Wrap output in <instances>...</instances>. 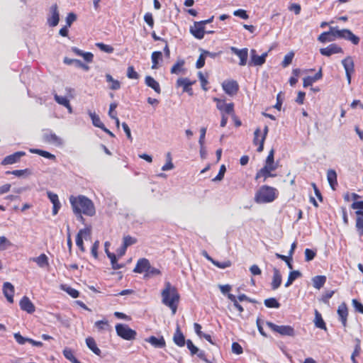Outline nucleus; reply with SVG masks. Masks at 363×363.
<instances>
[{"mask_svg":"<svg viewBox=\"0 0 363 363\" xmlns=\"http://www.w3.org/2000/svg\"><path fill=\"white\" fill-rule=\"evenodd\" d=\"M251 57L249 62L250 66H261L266 62L268 52H264L261 55H258L255 50L252 49L250 51Z\"/></svg>","mask_w":363,"mask_h":363,"instance_id":"9b49d317","label":"nucleus"},{"mask_svg":"<svg viewBox=\"0 0 363 363\" xmlns=\"http://www.w3.org/2000/svg\"><path fill=\"white\" fill-rule=\"evenodd\" d=\"M72 51L78 56L83 57L84 60L87 62H91L94 59V55L90 52H84L82 50L79 49L77 47H72L71 48Z\"/></svg>","mask_w":363,"mask_h":363,"instance_id":"2f4dec72","label":"nucleus"},{"mask_svg":"<svg viewBox=\"0 0 363 363\" xmlns=\"http://www.w3.org/2000/svg\"><path fill=\"white\" fill-rule=\"evenodd\" d=\"M26 155L25 152L18 151L5 157L1 162V164L6 166L13 164L20 161L21 158Z\"/></svg>","mask_w":363,"mask_h":363,"instance_id":"4468645a","label":"nucleus"},{"mask_svg":"<svg viewBox=\"0 0 363 363\" xmlns=\"http://www.w3.org/2000/svg\"><path fill=\"white\" fill-rule=\"evenodd\" d=\"M282 278L279 270L277 268L273 269L272 281L271 284L273 290L277 289L281 284Z\"/></svg>","mask_w":363,"mask_h":363,"instance_id":"c756f323","label":"nucleus"},{"mask_svg":"<svg viewBox=\"0 0 363 363\" xmlns=\"http://www.w3.org/2000/svg\"><path fill=\"white\" fill-rule=\"evenodd\" d=\"M230 50L232 52H233L235 55H236L239 59V65L240 66H245L247 64V57H248V49L247 48H242V49H238L235 47H231Z\"/></svg>","mask_w":363,"mask_h":363,"instance_id":"f3484780","label":"nucleus"},{"mask_svg":"<svg viewBox=\"0 0 363 363\" xmlns=\"http://www.w3.org/2000/svg\"><path fill=\"white\" fill-rule=\"evenodd\" d=\"M61 289L74 298H76L79 296V291L71 286L67 285H61Z\"/></svg>","mask_w":363,"mask_h":363,"instance_id":"3c124183","label":"nucleus"},{"mask_svg":"<svg viewBox=\"0 0 363 363\" xmlns=\"http://www.w3.org/2000/svg\"><path fill=\"white\" fill-rule=\"evenodd\" d=\"M173 341L178 347H184L186 344V341L185 340V337L182 332L181 331L180 327L179 325H177L176 330L173 335Z\"/></svg>","mask_w":363,"mask_h":363,"instance_id":"bb28decb","label":"nucleus"},{"mask_svg":"<svg viewBox=\"0 0 363 363\" xmlns=\"http://www.w3.org/2000/svg\"><path fill=\"white\" fill-rule=\"evenodd\" d=\"M89 116L92 121V123L95 127L103 128L104 124L101 122L99 116L96 115L94 112H89Z\"/></svg>","mask_w":363,"mask_h":363,"instance_id":"8fccbe9b","label":"nucleus"},{"mask_svg":"<svg viewBox=\"0 0 363 363\" xmlns=\"http://www.w3.org/2000/svg\"><path fill=\"white\" fill-rule=\"evenodd\" d=\"M96 46L101 51L106 53H112L114 51V48L110 45L103 43H96Z\"/></svg>","mask_w":363,"mask_h":363,"instance_id":"5fc2aeb1","label":"nucleus"},{"mask_svg":"<svg viewBox=\"0 0 363 363\" xmlns=\"http://www.w3.org/2000/svg\"><path fill=\"white\" fill-rule=\"evenodd\" d=\"M106 80L110 83L109 88L112 90H118L121 88V83L117 79L113 78L110 74H106Z\"/></svg>","mask_w":363,"mask_h":363,"instance_id":"79ce46f5","label":"nucleus"},{"mask_svg":"<svg viewBox=\"0 0 363 363\" xmlns=\"http://www.w3.org/2000/svg\"><path fill=\"white\" fill-rule=\"evenodd\" d=\"M326 281V277L323 275L315 276L313 278V286L317 289L322 288Z\"/></svg>","mask_w":363,"mask_h":363,"instance_id":"a19ab883","label":"nucleus"},{"mask_svg":"<svg viewBox=\"0 0 363 363\" xmlns=\"http://www.w3.org/2000/svg\"><path fill=\"white\" fill-rule=\"evenodd\" d=\"M225 172H226L225 166L224 164H222L220 167L218 174H217V176L215 178L213 179V181L216 182V181L222 180L224 177V174H225Z\"/></svg>","mask_w":363,"mask_h":363,"instance_id":"e2e57ef3","label":"nucleus"},{"mask_svg":"<svg viewBox=\"0 0 363 363\" xmlns=\"http://www.w3.org/2000/svg\"><path fill=\"white\" fill-rule=\"evenodd\" d=\"M30 152L33 153L38 154L45 158H48L50 160H55L56 158L54 155H52L50 152L45 151V150H40V149H31Z\"/></svg>","mask_w":363,"mask_h":363,"instance_id":"09e8293b","label":"nucleus"},{"mask_svg":"<svg viewBox=\"0 0 363 363\" xmlns=\"http://www.w3.org/2000/svg\"><path fill=\"white\" fill-rule=\"evenodd\" d=\"M314 323L316 328L327 330L326 324L318 310H315Z\"/></svg>","mask_w":363,"mask_h":363,"instance_id":"c9c22d12","label":"nucleus"},{"mask_svg":"<svg viewBox=\"0 0 363 363\" xmlns=\"http://www.w3.org/2000/svg\"><path fill=\"white\" fill-rule=\"evenodd\" d=\"M144 21L150 28H153L154 19L151 13L147 12L144 15Z\"/></svg>","mask_w":363,"mask_h":363,"instance_id":"0e129e2a","label":"nucleus"},{"mask_svg":"<svg viewBox=\"0 0 363 363\" xmlns=\"http://www.w3.org/2000/svg\"><path fill=\"white\" fill-rule=\"evenodd\" d=\"M274 170H271L267 167H263L255 174V179L256 181L262 179L263 182H265L269 177H275L277 176L276 174H273L272 172Z\"/></svg>","mask_w":363,"mask_h":363,"instance_id":"4be33fe9","label":"nucleus"},{"mask_svg":"<svg viewBox=\"0 0 363 363\" xmlns=\"http://www.w3.org/2000/svg\"><path fill=\"white\" fill-rule=\"evenodd\" d=\"M186 344L191 355L197 354V356L205 362L212 363L206 358L205 352L203 350H199V348L194 345L191 340H187Z\"/></svg>","mask_w":363,"mask_h":363,"instance_id":"f8f14e48","label":"nucleus"},{"mask_svg":"<svg viewBox=\"0 0 363 363\" xmlns=\"http://www.w3.org/2000/svg\"><path fill=\"white\" fill-rule=\"evenodd\" d=\"M264 305L267 308H278L280 306V303L274 298H269L264 300Z\"/></svg>","mask_w":363,"mask_h":363,"instance_id":"864d4df0","label":"nucleus"},{"mask_svg":"<svg viewBox=\"0 0 363 363\" xmlns=\"http://www.w3.org/2000/svg\"><path fill=\"white\" fill-rule=\"evenodd\" d=\"M321 43L330 42L335 40V38L332 35V30L322 33L318 38Z\"/></svg>","mask_w":363,"mask_h":363,"instance_id":"de8ad7c7","label":"nucleus"},{"mask_svg":"<svg viewBox=\"0 0 363 363\" xmlns=\"http://www.w3.org/2000/svg\"><path fill=\"white\" fill-rule=\"evenodd\" d=\"M13 337L16 340V341L19 344V345H24L26 342H28V340L30 338L28 337H23L20 333H14L13 335Z\"/></svg>","mask_w":363,"mask_h":363,"instance_id":"680f3d73","label":"nucleus"},{"mask_svg":"<svg viewBox=\"0 0 363 363\" xmlns=\"http://www.w3.org/2000/svg\"><path fill=\"white\" fill-rule=\"evenodd\" d=\"M190 33L197 39H203L206 33L205 26L200 22H194V26L190 28Z\"/></svg>","mask_w":363,"mask_h":363,"instance_id":"ddd939ff","label":"nucleus"},{"mask_svg":"<svg viewBox=\"0 0 363 363\" xmlns=\"http://www.w3.org/2000/svg\"><path fill=\"white\" fill-rule=\"evenodd\" d=\"M316 253L313 250H311L309 248H307L305 250V260L306 262H310L314 259L315 257Z\"/></svg>","mask_w":363,"mask_h":363,"instance_id":"052dcab7","label":"nucleus"},{"mask_svg":"<svg viewBox=\"0 0 363 363\" xmlns=\"http://www.w3.org/2000/svg\"><path fill=\"white\" fill-rule=\"evenodd\" d=\"M268 131H269V128L267 125H265L264 128L263 133L262 134V136H261V143H259V146L257 149V151L258 152H261L263 151L264 143L265 139L267 138Z\"/></svg>","mask_w":363,"mask_h":363,"instance_id":"6e6d98bb","label":"nucleus"},{"mask_svg":"<svg viewBox=\"0 0 363 363\" xmlns=\"http://www.w3.org/2000/svg\"><path fill=\"white\" fill-rule=\"evenodd\" d=\"M294 57V53L293 52H289L287 53L281 62V66L283 67H288L290 64H291L293 58Z\"/></svg>","mask_w":363,"mask_h":363,"instance_id":"4d7b16f0","label":"nucleus"},{"mask_svg":"<svg viewBox=\"0 0 363 363\" xmlns=\"http://www.w3.org/2000/svg\"><path fill=\"white\" fill-rule=\"evenodd\" d=\"M95 325L99 330H106L109 326L107 320H98L95 323Z\"/></svg>","mask_w":363,"mask_h":363,"instance_id":"338daca9","label":"nucleus"},{"mask_svg":"<svg viewBox=\"0 0 363 363\" xmlns=\"http://www.w3.org/2000/svg\"><path fill=\"white\" fill-rule=\"evenodd\" d=\"M264 167H267L271 170H276L278 167V164L274 162V150L272 149L266 160Z\"/></svg>","mask_w":363,"mask_h":363,"instance_id":"c85d7f7f","label":"nucleus"},{"mask_svg":"<svg viewBox=\"0 0 363 363\" xmlns=\"http://www.w3.org/2000/svg\"><path fill=\"white\" fill-rule=\"evenodd\" d=\"M137 242V239L130 235H126L123 238V243L122 245L123 252L121 253V255L123 256L128 247L134 245Z\"/></svg>","mask_w":363,"mask_h":363,"instance_id":"e433bc0d","label":"nucleus"},{"mask_svg":"<svg viewBox=\"0 0 363 363\" xmlns=\"http://www.w3.org/2000/svg\"><path fill=\"white\" fill-rule=\"evenodd\" d=\"M14 286L10 282H5L3 285V293L10 303H13Z\"/></svg>","mask_w":363,"mask_h":363,"instance_id":"a878e982","label":"nucleus"},{"mask_svg":"<svg viewBox=\"0 0 363 363\" xmlns=\"http://www.w3.org/2000/svg\"><path fill=\"white\" fill-rule=\"evenodd\" d=\"M162 302L164 305L169 307L172 313L174 315L180 301V295L177 289L172 286L169 281L165 282L164 288L161 292Z\"/></svg>","mask_w":363,"mask_h":363,"instance_id":"f03ea898","label":"nucleus"},{"mask_svg":"<svg viewBox=\"0 0 363 363\" xmlns=\"http://www.w3.org/2000/svg\"><path fill=\"white\" fill-rule=\"evenodd\" d=\"M213 101L216 102V108L220 111L221 116L233 115L235 112L234 104L233 102L226 104L225 100L213 98Z\"/></svg>","mask_w":363,"mask_h":363,"instance_id":"6e6552de","label":"nucleus"},{"mask_svg":"<svg viewBox=\"0 0 363 363\" xmlns=\"http://www.w3.org/2000/svg\"><path fill=\"white\" fill-rule=\"evenodd\" d=\"M222 88L228 95L234 96L239 91V84L234 79H227L222 83Z\"/></svg>","mask_w":363,"mask_h":363,"instance_id":"1a4fd4ad","label":"nucleus"},{"mask_svg":"<svg viewBox=\"0 0 363 363\" xmlns=\"http://www.w3.org/2000/svg\"><path fill=\"white\" fill-rule=\"evenodd\" d=\"M150 263L149 260L146 258L139 259L137 262V264L133 269L134 272L142 274H147L148 269H150Z\"/></svg>","mask_w":363,"mask_h":363,"instance_id":"a211bd4d","label":"nucleus"},{"mask_svg":"<svg viewBox=\"0 0 363 363\" xmlns=\"http://www.w3.org/2000/svg\"><path fill=\"white\" fill-rule=\"evenodd\" d=\"M63 354L65 357L69 360L72 363H81L74 356L73 351L68 347H66L63 350Z\"/></svg>","mask_w":363,"mask_h":363,"instance_id":"a18cd8bd","label":"nucleus"},{"mask_svg":"<svg viewBox=\"0 0 363 363\" xmlns=\"http://www.w3.org/2000/svg\"><path fill=\"white\" fill-rule=\"evenodd\" d=\"M48 197L49 198L50 201L53 204L52 207V215L55 216L57 214L59 210L61 208V203L59 201V198L57 194H55L51 191L47 192Z\"/></svg>","mask_w":363,"mask_h":363,"instance_id":"393cba45","label":"nucleus"},{"mask_svg":"<svg viewBox=\"0 0 363 363\" xmlns=\"http://www.w3.org/2000/svg\"><path fill=\"white\" fill-rule=\"evenodd\" d=\"M86 344L87 347L96 355H101V350L97 347L95 340L92 337H88L86 338Z\"/></svg>","mask_w":363,"mask_h":363,"instance_id":"f704fd0d","label":"nucleus"},{"mask_svg":"<svg viewBox=\"0 0 363 363\" xmlns=\"http://www.w3.org/2000/svg\"><path fill=\"white\" fill-rule=\"evenodd\" d=\"M51 17L48 18V22L50 26H56L60 21V14L58 11V7L56 4H53L50 7Z\"/></svg>","mask_w":363,"mask_h":363,"instance_id":"5701e85b","label":"nucleus"},{"mask_svg":"<svg viewBox=\"0 0 363 363\" xmlns=\"http://www.w3.org/2000/svg\"><path fill=\"white\" fill-rule=\"evenodd\" d=\"M330 30H332V35L335 38V40L336 38H344L351 41L354 45H357L359 43V38L355 35L350 30H338L333 27H330Z\"/></svg>","mask_w":363,"mask_h":363,"instance_id":"20e7f679","label":"nucleus"},{"mask_svg":"<svg viewBox=\"0 0 363 363\" xmlns=\"http://www.w3.org/2000/svg\"><path fill=\"white\" fill-rule=\"evenodd\" d=\"M162 54L160 51H155L152 53V69H157L159 60H162Z\"/></svg>","mask_w":363,"mask_h":363,"instance_id":"49530a36","label":"nucleus"},{"mask_svg":"<svg viewBox=\"0 0 363 363\" xmlns=\"http://www.w3.org/2000/svg\"><path fill=\"white\" fill-rule=\"evenodd\" d=\"M20 308L22 311H26L28 313H33L35 311V307L28 296H24L20 301Z\"/></svg>","mask_w":363,"mask_h":363,"instance_id":"412c9836","label":"nucleus"},{"mask_svg":"<svg viewBox=\"0 0 363 363\" xmlns=\"http://www.w3.org/2000/svg\"><path fill=\"white\" fill-rule=\"evenodd\" d=\"M69 202L74 213L77 216V218L84 222V218L82 214L88 216H93L96 213L95 206L93 201L83 195L70 196Z\"/></svg>","mask_w":363,"mask_h":363,"instance_id":"f257e3e1","label":"nucleus"},{"mask_svg":"<svg viewBox=\"0 0 363 363\" xmlns=\"http://www.w3.org/2000/svg\"><path fill=\"white\" fill-rule=\"evenodd\" d=\"M184 64H185V62L183 59L178 60L176 62V63L172 67L171 70H170L171 73L175 74H179L181 72H182L184 70Z\"/></svg>","mask_w":363,"mask_h":363,"instance_id":"58836bf2","label":"nucleus"},{"mask_svg":"<svg viewBox=\"0 0 363 363\" xmlns=\"http://www.w3.org/2000/svg\"><path fill=\"white\" fill-rule=\"evenodd\" d=\"M261 130L259 128H256L254 133V138H253V144L257 147L259 146V143H261Z\"/></svg>","mask_w":363,"mask_h":363,"instance_id":"bf43d9fd","label":"nucleus"},{"mask_svg":"<svg viewBox=\"0 0 363 363\" xmlns=\"http://www.w3.org/2000/svg\"><path fill=\"white\" fill-rule=\"evenodd\" d=\"M196 82V81H190L188 78H179L177 80V86H182L183 91L187 92L189 95L193 94V89L191 86Z\"/></svg>","mask_w":363,"mask_h":363,"instance_id":"aec40b11","label":"nucleus"},{"mask_svg":"<svg viewBox=\"0 0 363 363\" xmlns=\"http://www.w3.org/2000/svg\"><path fill=\"white\" fill-rule=\"evenodd\" d=\"M228 298L233 303L234 307L240 313H242L244 311L243 307L238 303L236 296L232 294H228L227 295Z\"/></svg>","mask_w":363,"mask_h":363,"instance_id":"603ef678","label":"nucleus"},{"mask_svg":"<svg viewBox=\"0 0 363 363\" xmlns=\"http://www.w3.org/2000/svg\"><path fill=\"white\" fill-rule=\"evenodd\" d=\"M337 313L339 316V320L342 323V325L344 328H346L347 326V317L349 312L347 306L345 302L339 305Z\"/></svg>","mask_w":363,"mask_h":363,"instance_id":"2eb2a0df","label":"nucleus"},{"mask_svg":"<svg viewBox=\"0 0 363 363\" xmlns=\"http://www.w3.org/2000/svg\"><path fill=\"white\" fill-rule=\"evenodd\" d=\"M267 325L275 333L281 336L294 337L295 335L294 328L291 325H277L272 322L267 321Z\"/></svg>","mask_w":363,"mask_h":363,"instance_id":"0eeeda50","label":"nucleus"},{"mask_svg":"<svg viewBox=\"0 0 363 363\" xmlns=\"http://www.w3.org/2000/svg\"><path fill=\"white\" fill-rule=\"evenodd\" d=\"M206 257L208 260H210L213 263V265L216 266L217 267H218L220 269H225L227 267H230L232 265V262L230 260H226L224 262H219V261L213 259L211 257H210L208 255L206 256Z\"/></svg>","mask_w":363,"mask_h":363,"instance_id":"c03bdc74","label":"nucleus"},{"mask_svg":"<svg viewBox=\"0 0 363 363\" xmlns=\"http://www.w3.org/2000/svg\"><path fill=\"white\" fill-rule=\"evenodd\" d=\"M127 77L131 79H138L139 74L135 70L133 66H129L127 69Z\"/></svg>","mask_w":363,"mask_h":363,"instance_id":"13d9d810","label":"nucleus"},{"mask_svg":"<svg viewBox=\"0 0 363 363\" xmlns=\"http://www.w3.org/2000/svg\"><path fill=\"white\" fill-rule=\"evenodd\" d=\"M116 334L125 340H133L136 338L137 333L131 329L128 325L122 323H118L116 325Z\"/></svg>","mask_w":363,"mask_h":363,"instance_id":"39448f33","label":"nucleus"},{"mask_svg":"<svg viewBox=\"0 0 363 363\" xmlns=\"http://www.w3.org/2000/svg\"><path fill=\"white\" fill-rule=\"evenodd\" d=\"M30 260L35 262L37 265L40 268H44L49 266L48 257L44 253L40 254L38 257L31 258Z\"/></svg>","mask_w":363,"mask_h":363,"instance_id":"7c9ffc66","label":"nucleus"},{"mask_svg":"<svg viewBox=\"0 0 363 363\" xmlns=\"http://www.w3.org/2000/svg\"><path fill=\"white\" fill-rule=\"evenodd\" d=\"M352 306H354L356 311L363 314V305L357 299H352Z\"/></svg>","mask_w":363,"mask_h":363,"instance_id":"774afa93","label":"nucleus"},{"mask_svg":"<svg viewBox=\"0 0 363 363\" xmlns=\"http://www.w3.org/2000/svg\"><path fill=\"white\" fill-rule=\"evenodd\" d=\"M145 82L147 86L151 87L156 93L160 94L161 88L160 84L152 77L147 76Z\"/></svg>","mask_w":363,"mask_h":363,"instance_id":"473e14b6","label":"nucleus"},{"mask_svg":"<svg viewBox=\"0 0 363 363\" xmlns=\"http://www.w3.org/2000/svg\"><path fill=\"white\" fill-rule=\"evenodd\" d=\"M354 341H355V346H354V351L351 355V360H352V363H358L357 361L356 360V357L359 355L361 350H362L361 340L359 338H356L354 340Z\"/></svg>","mask_w":363,"mask_h":363,"instance_id":"ea45409f","label":"nucleus"},{"mask_svg":"<svg viewBox=\"0 0 363 363\" xmlns=\"http://www.w3.org/2000/svg\"><path fill=\"white\" fill-rule=\"evenodd\" d=\"M232 352L234 354H240L243 352V350L242 346L238 342H234L232 344Z\"/></svg>","mask_w":363,"mask_h":363,"instance_id":"69168bd1","label":"nucleus"},{"mask_svg":"<svg viewBox=\"0 0 363 363\" xmlns=\"http://www.w3.org/2000/svg\"><path fill=\"white\" fill-rule=\"evenodd\" d=\"M90 234H91V228H86L84 229L80 230L76 236V245H77V247L82 252L85 251L82 236H83V235H89Z\"/></svg>","mask_w":363,"mask_h":363,"instance_id":"cd10ccee","label":"nucleus"},{"mask_svg":"<svg viewBox=\"0 0 363 363\" xmlns=\"http://www.w3.org/2000/svg\"><path fill=\"white\" fill-rule=\"evenodd\" d=\"M342 64L345 68L346 77L348 84L351 83L352 75L354 72V64L352 57L348 56L342 61Z\"/></svg>","mask_w":363,"mask_h":363,"instance_id":"9d476101","label":"nucleus"},{"mask_svg":"<svg viewBox=\"0 0 363 363\" xmlns=\"http://www.w3.org/2000/svg\"><path fill=\"white\" fill-rule=\"evenodd\" d=\"M343 50L341 47L335 43H332L326 48H320V53L322 55L329 57L333 54L342 53Z\"/></svg>","mask_w":363,"mask_h":363,"instance_id":"dca6fc26","label":"nucleus"},{"mask_svg":"<svg viewBox=\"0 0 363 363\" xmlns=\"http://www.w3.org/2000/svg\"><path fill=\"white\" fill-rule=\"evenodd\" d=\"M327 179L333 190H335L337 186V174L333 169H329L327 172Z\"/></svg>","mask_w":363,"mask_h":363,"instance_id":"72a5a7b5","label":"nucleus"},{"mask_svg":"<svg viewBox=\"0 0 363 363\" xmlns=\"http://www.w3.org/2000/svg\"><path fill=\"white\" fill-rule=\"evenodd\" d=\"M278 194L277 189L268 185H263L255 193V201L257 203H271L277 198Z\"/></svg>","mask_w":363,"mask_h":363,"instance_id":"7ed1b4c3","label":"nucleus"},{"mask_svg":"<svg viewBox=\"0 0 363 363\" xmlns=\"http://www.w3.org/2000/svg\"><path fill=\"white\" fill-rule=\"evenodd\" d=\"M352 209H359L356 211L357 218L355 227L358 234L363 236V201H354L352 203Z\"/></svg>","mask_w":363,"mask_h":363,"instance_id":"423d86ee","label":"nucleus"},{"mask_svg":"<svg viewBox=\"0 0 363 363\" xmlns=\"http://www.w3.org/2000/svg\"><path fill=\"white\" fill-rule=\"evenodd\" d=\"M301 277V273L299 271H291L289 274L288 279L285 283V287H289L293 282L298 278Z\"/></svg>","mask_w":363,"mask_h":363,"instance_id":"37998d69","label":"nucleus"},{"mask_svg":"<svg viewBox=\"0 0 363 363\" xmlns=\"http://www.w3.org/2000/svg\"><path fill=\"white\" fill-rule=\"evenodd\" d=\"M54 98L57 103L66 107L69 110V113L72 112V107L70 106L69 101L66 96H62L55 94Z\"/></svg>","mask_w":363,"mask_h":363,"instance_id":"4c0bfd02","label":"nucleus"},{"mask_svg":"<svg viewBox=\"0 0 363 363\" xmlns=\"http://www.w3.org/2000/svg\"><path fill=\"white\" fill-rule=\"evenodd\" d=\"M43 140L49 144L60 146L62 145V140L55 133L48 131L43 135Z\"/></svg>","mask_w":363,"mask_h":363,"instance_id":"6ab92c4d","label":"nucleus"},{"mask_svg":"<svg viewBox=\"0 0 363 363\" xmlns=\"http://www.w3.org/2000/svg\"><path fill=\"white\" fill-rule=\"evenodd\" d=\"M145 340L155 348H164L166 347V342L163 336L157 337L152 335Z\"/></svg>","mask_w":363,"mask_h":363,"instance_id":"b1692460","label":"nucleus"}]
</instances>
